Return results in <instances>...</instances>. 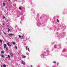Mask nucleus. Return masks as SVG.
Returning a JSON list of instances; mask_svg holds the SVG:
<instances>
[{
    "label": "nucleus",
    "instance_id": "nucleus-1",
    "mask_svg": "<svg viewBox=\"0 0 67 67\" xmlns=\"http://www.w3.org/2000/svg\"><path fill=\"white\" fill-rule=\"evenodd\" d=\"M6 47H7V44H4V47L5 49L6 48Z\"/></svg>",
    "mask_w": 67,
    "mask_h": 67
},
{
    "label": "nucleus",
    "instance_id": "nucleus-2",
    "mask_svg": "<svg viewBox=\"0 0 67 67\" xmlns=\"http://www.w3.org/2000/svg\"><path fill=\"white\" fill-rule=\"evenodd\" d=\"M7 45L8 46H9V47H11V45H9V43H7Z\"/></svg>",
    "mask_w": 67,
    "mask_h": 67
},
{
    "label": "nucleus",
    "instance_id": "nucleus-3",
    "mask_svg": "<svg viewBox=\"0 0 67 67\" xmlns=\"http://www.w3.org/2000/svg\"><path fill=\"white\" fill-rule=\"evenodd\" d=\"M9 36H12V35H13V34H9Z\"/></svg>",
    "mask_w": 67,
    "mask_h": 67
},
{
    "label": "nucleus",
    "instance_id": "nucleus-4",
    "mask_svg": "<svg viewBox=\"0 0 67 67\" xmlns=\"http://www.w3.org/2000/svg\"><path fill=\"white\" fill-rule=\"evenodd\" d=\"M10 55H11L12 57H13V54L12 53H10Z\"/></svg>",
    "mask_w": 67,
    "mask_h": 67
},
{
    "label": "nucleus",
    "instance_id": "nucleus-5",
    "mask_svg": "<svg viewBox=\"0 0 67 67\" xmlns=\"http://www.w3.org/2000/svg\"><path fill=\"white\" fill-rule=\"evenodd\" d=\"M22 64H23V65H25V62H24Z\"/></svg>",
    "mask_w": 67,
    "mask_h": 67
},
{
    "label": "nucleus",
    "instance_id": "nucleus-6",
    "mask_svg": "<svg viewBox=\"0 0 67 67\" xmlns=\"http://www.w3.org/2000/svg\"><path fill=\"white\" fill-rule=\"evenodd\" d=\"M3 6L4 7V6H5V3H3Z\"/></svg>",
    "mask_w": 67,
    "mask_h": 67
},
{
    "label": "nucleus",
    "instance_id": "nucleus-7",
    "mask_svg": "<svg viewBox=\"0 0 67 67\" xmlns=\"http://www.w3.org/2000/svg\"><path fill=\"white\" fill-rule=\"evenodd\" d=\"M23 58H25L26 57V56H25V55H24V56H23Z\"/></svg>",
    "mask_w": 67,
    "mask_h": 67
},
{
    "label": "nucleus",
    "instance_id": "nucleus-8",
    "mask_svg": "<svg viewBox=\"0 0 67 67\" xmlns=\"http://www.w3.org/2000/svg\"><path fill=\"white\" fill-rule=\"evenodd\" d=\"M15 49H18V48L17 47V46H15Z\"/></svg>",
    "mask_w": 67,
    "mask_h": 67
},
{
    "label": "nucleus",
    "instance_id": "nucleus-9",
    "mask_svg": "<svg viewBox=\"0 0 67 67\" xmlns=\"http://www.w3.org/2000/svg\"><path fill=\"white\" fill-rule=\"evenodd\" d=\"M1 53H3V54L4 53V52H3V51H1Z\"/></svg>",
    "mask_w": 67,
    "mask_h": 67
},
{
    "label": "nucleus",
    "instance_id": "nucleus-10",
    "mask_svg": "<svg viewBox=\"0 0 67 67\" xmlns=\"http://www.w3.org/2000/svg\"><path fill=\"white\" fill-rule=\"evenodd\" d=\"M1 56L2 57H4V55H2Z\"/></svg>",
    "mask_w": 67,
    "mask_h": 67
},
{
    "label": "nucleus",
    "instance_id": "nucleus-11",
    "mask_svg": "<svg viewBox=\"0 0 67 67\" xmlns=\"http://www.w3.org/2000/svg\"><path fill=\"white\" fill-rule=\"evenodd\" d=\"M8 58H10V56L9 55H8Z\"/></svg>",
    "mask_w": 67,
    "mask_h": 67
},
{
    "label": "nucleus",
    "instance_id": "nucleus-12",
    "mask_svg": "<svg viewBox=\"0 0 67 67\" xmlns=\"http://www.w3.org/2000/svg\"><path fill=\"white\" fill-rule=\"evenodd\" d=\"M3 67H6V65H3Z\"/></svg>",
    "mask_w": 67,
    "mask_h": 67
},
{
    "label": "nucleus",
    "instance_id": "nucleus-13",
    "mask_svg": "<svg viewBox=\"0 0 67 67\" xmlns=\"http://www.w3.org/2000/svg\"><path fill=\"white\" fill-rule=\"evenodd\" d=\"M18 36L19 37V38H21V36L20 35H19Z\"/></svg>",
    "mask_w": 67,
    "mask_h": 67
},
{
    "label": "nucleus",
    "instance_id": "nucleus-14",
    "mask_svg": "<svg viewBox=\"0 0 67 67\" xmlns=\"http://www.w3.org/2000/svg\"><path fill=\"white\" fill-rule=\"evenodd\" d=\"M0 42H1V43H2V40H0Z\"/></svg>",
    "mask_w": 67,
    "mask_h": 67
},
{
    "label": "nucleus",
    "instance_id": "nucleus-15",
    "mask_svg": "<svg viewBox=\"0 0 67 67\" xmlns=\"http://www.w3.org/2000/svg\"><path fill=\"white\" fill-rule=\"evenodd\" d=\"M13 45H15V42H13Z\"/></svg>",
    "mask_w": 67,
    "mask_h": 67
},
{
    "label": "nucleus",
    "instance_id": "nucleus-16",
    "mask_svg": "<svg viewBox=\"0 0 67 67\" xmlns=\"http://www.w3.org/2000/svg\"><path fill=\"white\" fill-rule=\"evenodd\" d=\"M56 47V45L54 46V48H55Z\"/></svg>",
    "mask_w": 67,
    "mask_h": 67
},
{
    "label": "nucleus",
    "instance_id": "nucleus-17",
    "mask_svg": "<svg viewBox=\"0 0 67 67\" xmlns=\"http://www.w3.org/2000/svg\"><path fill=\"white\" fill-rule=\"evenodd\" d=\"M8 32H9L10 31V29H8Z\"/></svg>",
    "mask_w": 67,
    "mask_h": 67
},
{
    "label": "nucleus",
    "instance_id": "nucleus-18",
    "mask_svg": "<svg viewBox=\"0 0 67 67\" xmlns=\"http://www.w3.org/2000/svg\"><path fill=\"white\" fill-rule=\"evenodd\" d=\"M57 21L58 22H59V20H58V19H57Z\"/></svg>",
    "mask_w": 67,
    "mask_h": 67
},
{
    "label": "nucleus",
    "instance_id": "nucleus-19",
    "mask_svg": "<svg viewBox=\"0 0 67 67\" xmlns=\"http://www.w3.org/2000/svg\"><path fill=\"white\" fill-rule=\"evenodd\" d=\"M8 21H9V20H6V21L7 22H8Z\"/></svg>",
    "mask_w": 67,
    "mask_h": 67
},
{
    "label": "nucleus",
    "instance_id": "nucleus-20",
    "mask_svg": "<svg viewBox=\"0 0 67 67\" xmlns=\"http://www.w3.org/2000/svg\"><path fill=\"white\" fill-rule=\"evenodd\" d=\"M19 9L20 10H21V7H19Z\"/></svg>",
    "mask_w": 67,
    "mask_h": 67
},
{
    "label": "nucleus",
    "instance_id": "nucleus-21",
    "mask_svg": "<svg viewBox=\"0 0 67 67\" xmlns=\"http://www.w3.org/2000/svg\"><path fill=\"white\" fill-rule=\"evenodd\" d=\"M3 33L4 34V35H6V34H5V32H3Z\"/></svg>",
    "mask_w": 67,
    "mask_h": 67
},
{
    "label": "nucleus",
    "instance_id": "nucleus-22",
    "mask_svg": "<svg viewBox=\"0 0 67 67\" xmlns=\"http://www.w3.org/2000/svg\"><path fill=\"white\" fill-rule=\"evenodd\" d=\"M6 49L7 50H8V47H6Z\"/></svg>",
    "mask_w": 67,
    "mask_h": 67
},
{
    "label": "nucleus",
    "instance_id": "nucleus-23",
    "mask_svg": "<svg viewBox=\"0 0 67 67\" xmlns=\"http://www.w3.org/2000/svg\"><path fill=\"white\" fill-rule=\"evenodd\" d=\"M53 63H56V62H53Z\"/></svg>",
    "mask_w": 67,
    "mask_h": 67
},
{
    "label": "nucleus",
    "instance_id": "nucleus-24",
    "mask_svg": "<svg viewBox=\"0 0 67 67\" xmlns=\"http://www.w3.org/2000/svg\"><path fill=\"white\" fill-rule=\"evenodd\" d=\"M3 19H5V17H4V16L3 17Z\"/></svg>",
    "mask_w": 67,
    "mask_h": 67
},
{
    "label": "nucleus",
    "instance_id": "nucleus-25",
    "mask_svg": "<svg viewBox=\"0 0 67 67\" xmlns=\"http://www.w3.org/2000/svg\"><path fill=\"white\" fill-rule=\"evenodd\" d=\"M28 51L29 52H30V50H29V48H28Z\"/></svg>",
    "mask_w": 67,
    "mask_h": 67
},
{
    "label": "nucleus",
    "instance_id": "nucleus-26",
    "mask_svg": "<svg viewBox=\"0 0 67 67\" xmlns=\"http://www.w3.org/2000/svg\"><path fill=\"white\" fill-rule=\"evenodd\" d=\"M22 63H24V62H23V60H22Z\"/></svg>",
    "mask_w": 67,
    "mask_h": 67
},
{
    "label": "nucleus",
    "instance_id": "nucleus-27",
    "mask_svg": "<svg viewBox=\"0 0 67 67\" xmlns=\"http://www.w3.org/2000/svg\"><path fill=\"white\" fill-rule=\"evenodd\" d=\"M21 37L22 38H23V36H21Z\"/></svg>",
    "mask_w": 67,
    "mask_h": 67
},
{
    "label": "nucleus",
    "instance_id": "nucleus-28",
    "mask_svg": "<svg viewBox=\"0 0 67 67\" xmlns=\"http://www.w3.org/2000/svg\"><path fill=\"white\" fill-rule=\"evenodd\" d=\"M26 50H27V47H26Z\"/></svg>",
    "mask_w": 67,
    "mask_h": 67
},
{
    "label": "nucleus",
    "instance_id": "nucleus-29",
    "mask_svg": "<svg viewBox=\"0 0 67 67\" xmlns=\"http://www.w3.org/2000/svg\"><path fill=\"white\" fill-rule=\"evenodd\" d=\"M6 58L7 59L8 58V57H6Z\"/></svg>",
    "mask_w": 67,
    "mask_h": 67
},
{
    "label": "nucleus",
    "instance_id": "nucleus-30",
    "mask_svg": "<svg viewBox=\"0 0 67 67\" xmlns=\"http://www.w3.org/2000/svg\"><path fill=\"white\" fill-rule=\"evenodd\" d=\"M33 66H32V65H31V67H32Z\"/></svg>",
    "mask_w": 67,
    "mask_h": 67
},
{
    "label": "nucleus",
    "instance_id": "nucleus-31",
    "mask_svg": "<svg viewBox=\"0 0 67 67\" xmlns=\"http://www.w3.org/2000/svg\"><path fill=\"white\" fill-rule=\"evenodd\" d=\"M1 67H3L1 65Z\"/></svg>",
    "mask_w": 67,
    "mask_h": 67
},
{
    "label": "nucleus",
    "instance_id": "nucleus-32",
    "mask_svg": "<svg viewBox=\"0 0 67 67\" xmlns=\"http://www.w3.org/2000/svg\"><path fill=\"white\" fill-rule=\"evenodd\" d=\"M9 1H10V0H8Z\"/></svg>",
    "mask_w": 67,
    "mask_h": 67
}]
</instances>
